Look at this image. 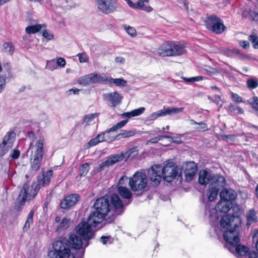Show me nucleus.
<instances>
[{
	"label": "nucleus",
	"instance_id": "nucleus-39",
	"mask_svg": "<svg viewBox=\"0 0 258 258\" xmlns=\"http://www.w3.org/2000/svg\"><path fill=\"white\" fill-rule=\"evenodd\" d=\"M135 134V131L133 130H121L120 133L118 134L116 136V137H117L118 139H120L121 138H129L133 136Z\"/></svg>",
	"mask_w": 258,
	"mask_h": 258
},
{
	"label": "nucleus",
	"instance_id": "nucleus-21",
	"mask_svg": "<svg viewBox=\"0 0 258 258\" xmlns=\"http://www.w3.org/2000/svg\"><path fill=\"white\" fill-rule=\"evenodd\" d=\"M225 185V178L220 175H215L212 177V180L210 185L220 190Z\"/></svg>",
	"mask_w": 258,
	"mask_h": 258
},
{
	"label": "nucleus",
	"instance_id": "nucleus-15",
	"mask_svg": "<svg viewBox=\"0 0 258 258\" xmlns=\"http://www.w3.org/2000/svg\"><path fill=\"white\" fill-rule=\"evenodd\" d=\"M103 96L105 99L110 102V106L113 107L120 104L123 98V96L117 92L105 94Z\"/></svg>",
	"mask_w": 258,
	"mask_h": 258
},
{
	"label": "nucleus",
	"instance_id": "nucleus-13",
	"mask_svg": "<svg viewBox=\"0 0 258 258\" xmlns=\"http://www.w3.org/2000/svg\"><path fill=\"white\" fill-rule=\"evenodd\" d=\"M98 8L103 13L108 14L114 12L116 6L112 0H96Z\"/></svg>",
	"mask_w": 258,
	"mask_h": 258
},
{
	"label": "nucleus",
	"instance_id": "nucleus-53",
	"mask_svg": "<svg viewBox=\"0 0 258 258\" xmlns=\"http://www.w3.org/2000/svg\"><path fill=\"white\" fill-rule=\"evenodd\" d=\"M139 3L140 7H138V9L145 11L148 13L151 12L153 11V8L149 6H146L144 4V3L142 2H139Z\"/></svg>",
	"mask_w": 258,
	"mask_h": 258
},
{
	"label": "nucleus",
	"instance_id": "nucleus-62",
	"mask_svg": "<svg viewBox=\"0 0 258 258\" xmlns=\"http://www.w3.org/2000/svg\"><path fill=\"white\" fill-rule=\"evenodd\" d=\"M28 137L32 141L31 143L34 144L35 143V139H36L35 135L33 132H29L28 133Z\"/></svg>",
	"mask_w": 258,
	"mask_h": 258
},
{
	"label": "nucleus",
	"instance_id": "nucleus-45",
	"mask_svg": "<svg viewBox=\"0 0 258 258\" xmlns=\"http://www.w3.org/2000/svg\"><path fill=\"white\" fill-rule=\"evenodd\" d=\"M191 124H198L200 125L199 127H197V130H199L202 131H206L208 130L207 125L203 122H197L193 119L190 120Z\"/></svg>",
	"mask_w": 258,
	"mask_h": 258
},
{
	"label": "nucleus",
	"instance_id": "nucleus-63",
	"mask_svg": "<svg viewBox=\"0 0 258 258\" xmlns=\"http://www.w3.org/2000/svg\"><path fill=\"white\" fill-rule=\"evenodd\" d=\"M109 239H110V236H102L100 237V241L103 244H106Z\"/></svg>",
	"mask_w": 258,
	"mask_h": 258
},
{
	"label": "nucleus",
	"instance_id": "nucleus-3",
	"mask_svg": "<svg viewBox=\"0 0 258 258\" xmlns=\"http://www.w3.org/2000/svg\"><path fill=\"white\" fill-rule=\"evenodd\" d=\"M148 176L154 186L158 185L162 177L168 182H171L175 178L181 177V172L173 162H170L163 167L160 165L152 166L148 172Z\"/></svg>",
	"mask_w": 258,
	"mask_h": 258
},
{
	"label": "nucleus",
	"instance_id": "nucleus-6",
	"mask_svg": "<svg viewBox=\"0 0 258 258\" xmlns=\"http://www.w3.org/2000/svg\"><path fill=\"white\" fill-rule=\"evenodd\" d=\"M138 154L135 149H130L125 152H122L116 155H110L107 157L106 160L99 165L100 170H102L105 167H109L116 163L122 161L126 157V159L133 158Z\"/></svg>",
	"mask_w": 258,
	"mask_h": 258
},
{
	"label": "nucleus",
	"instance_id": "nucleus-1",
	"mask_svg": "<svg viewBox=\"0 0 258 258\" xmlns=\"http://www.w3.org/2000/svg\"><path fill=\"white\" fill-rule=\"evenodd\" d=\"M240 224L238 217L229 214L223 216L220 220L221 227L227 229L223 234L224 239L226 242L225 246L230 252L237 256H245L248 253L249 248L239 244Z\"/></svg>",
	"mask_w": 258,
	"mask_h": 258
},
{
	"label": "nucleus",
	"instance_id": "nucleus-60",
	"mask_svg": "<svg viewBox=\"0 0 258 258\" xmlns=\"http://www.w3.org/2000/svg\"><path fill=\"white\" fill-rule=\"evenodd\" d=\"M128 5L131 7V8H134V9H138V7H140V3L139 2H137L136 3H134L132 1H131V0H125Z\"/></svg>",
	"mask_w": 258,
	"mask_h": 258
},
{
	"label": "nucleus",
	"instance_id": "nucleus-50",
	"mask_svg": "<svg viewBox=\"0 0 258 258\" xmlns=\"http://www.w3.org/2000/svg\"><path fill=\"white\" fill-rule=\"evenodd\" d=\"M183 80L187 83L199 82L203 80V77L202 76H196L191 78H185L183 77Z\"/></svg>",
	"mask_w": 258,
	"mask_h": 258
},
{
	"label": "nucleus",
	"instance_id": "nucleus-64",
	"mask_svg": "<svg viewBox=\"0 0 258 258\" xmlns=\"http://www.w3.org/2000/svg\"><path fill=\"white\" fill-rule=\"evenodd\" d=\"M127 180V177L126 176L121 177L118 181V184L123 185Z\"/></svg>",
	"mask_w": 258,
	"mask_h": 258
},
{
	"label": "nucleus",
	"instance_id": "nucleus-51",
	"mask_svg": "<svg viewBox=\"0 0 258 258\" xmlns=\"http://www.w3.org/2000/svg\"><path fill=\"white\" fill-rule=\"evenodd\" d=\"M77 56L79 57L81 63L87 62L89 60V57L85 52L78 53Z\"/></svg>",
	"mask_w": 258,
	"mask_h": 258
},
{
	"label": "nucleus",
	"instance_id": "nucleus-59",
	"mask_svg": "<svg viewBox=\"0 0 258 258\" xmlns=\"http://www.w3.org/2000/svg\"><path fill=\"white\" fill-rule=\"evenodd\" d=\"M42 36L49 40L53 38V35L50 33H49L46 30H43L42 32Z\"/></svg>",
	"mask_w": 258,
	"mask_h": 258
},
{
	"label": "nucleus",
	"instance_id": "nucleus-10",
	"mask_svg": "<svg viewBox=\"0 0 258 258\" xmlns=\"http://www.w3.org/2000/svg\"><path fill=\"white\" fill-rule=\"evenodd\" d=\"M81 196L77 193L72 194L66 196L60 203L61 209L69 210L72 207L75 206L80 200Z\"/></svg>",
	"mask_w": 258,
	"mask_h": 258
},
{
	"label": "nucleus",
	"instance_id": "nucleus-38",
	"mask_svg": "<svg viewBox=\"0 0 258 258\" xmlns=\"http://www.w3.org/2000/svg\"><path fill=\"white\" fill-rule=\"evenodd\" d=\"M254 13L255 11L250 9H245L242 11L241 16L244 19H248L252 21Z\"/></svg>",
	"mask_w": 258,
	"mask_h": 258
},
{
	"label": "nucleus",
	"instance_id": "nucleus-5",
	"mask_svg": "<svg viewBox=\"0 0 258 258\" xmlns=\"http://www.w3.org/2000/svg\"><path fill=\"white\" fill-rule=\"evenodd\" d=\"M232 207L231 202L222 200L219 201L215 208H211L210 205H206L205 215L207 216L209 220H214L218 219L217 212L226 213L229 212Z\"/></svg>",
	"mask_w": 258,
	"mask_h": 258
},
{
	"label": "nucleus",
	"instance_id": "nucleus-46",
	"mask_svg": "<svg viewBox=\"0 0 258 258\" xmlns=\"http://www.w3.org/2000/svg\"><path fill=\"white\" fill-rule=\"evenodd\" d=\"M57 67L54 59L47 60L45 68L50 71H53L56 69Z\"/></svg>",
	"mask_w": 258,
	"mask_h": 258
},
{
	"label": "nucleus",
	"instance_id": "nucleus-4",
	"mask_svg": "<svg viewBox=\"0 0 258 258\" xmlns=\"http://www.w3.org/2000/svg\"><path fill=\"white\" fill-rule=\"evenodd\" d=\"M40 189L39 183L36 181H33L31 185L28 182L24 183L15 202V209L17 211H21L26 202L33 200L37 195Z\"/></svg>",
	"mask_w": 258,
	"mask_h": 258
},
{
	"label": "nucleus",
	"instance_id": "nucleus-35",
	"mask_svg": "<svg viewBox=\"0 0 258 258\" xmlns=\"http://www.w3.org/2000/svg\"><path fill=\"white\" fill-rule=\"evenodd\" d=\"M108 84H114L116 86L124 87L126 85V81L122 78L113 79L109 77Z\"/></svg>",
	"mask_w": 258,
	"mask_h": 258
},
{
	"label": "nucleus",
	"instance_id": "nucleus-26",
	"mask_svg": "<svg viewBox=\"0 0 258 258\" xmlns=\"http://www.w3.org/2000/svg\"><path fill=\"white\" fill-rule=\"evenodd\" d=\"M93 79H94L93 84L100 83L108 84L109 82V77L107 76L104 74H98L93 73Z\"/></svg>",
	"mask_w": 258,
	"mask_h": 258
},
{
	"label": "nucleus",
	"instance_id": "nucleus-20",
	"mask_svg": "<svg viewBox=\"0 0 258 258\" xmlns=\"http://www.w3.org/2000/svg\"><path fill=\"white\" fill-rule=\"evenodd\" d=\"M42 157L31 155L30 158V169L34 173L38 171L40 168L42 160Z\"/></svg>",
	"mask_w": 258,
	"mask_h": 258
},
{
	"label": "nucleus",
	"instance_id": "nucleus-7",
	"mask_svg": "<svg viewBox=\"0 0 258 258\" xmlns=\"http://www.w3.org/2000/svg\"><path fill=\"white\" fill-rule=\"evenodd\" d=\"M129 185L134 191L142 193L147 190V178L145 173L137 172L129 179Z\"/></svg>",
	"mask_w": 258,
	"mask_h": 258
},
{
	"label": "nucleus",
	"instance_id": "nucleus-58",
	"mask_svg": "<svg viewBox=\"0 0 258 258\" xmlns=\"http://www.w3.org/2000/svg\"><path fill=\"white\" fill-rule=\"evenodd\" d=\"M99 143V141L98 140L96 137L90 140L88 143V145L89 147H93Z\"/></svg>",
	"mask_w": 258,
	"mask_h": 258
},
{
	"label": "nucleus",
	"instance_id": "nucleus-41",
	"mask_svg": "<svg viewBox=\"0 0 258 258\" xmlns=\"http://www.w3.org/2000/svg\"><path fill=\"white\" fill-rule=\"evenodd\" d=\"M127 121L128 119H126L118 122L117 124H115L112 127L108 129L107 132H114L117 130V129L121 128L127 123Z\"/></svg>",
	"mask_w": 258,
	"mask_h": 258
},
{
	"label": "nucleus",
	"instance_id": "nucleus-14",
	"mask_svg": "<svg viewBox=\"0 0 258 258\" xmlns=\"http://www.w3.org/2000/svg\"><path fill=\"white\" fill-rule=\"evenodd\" d=\"M105 216L102 214L98 211L92 212L87 219V222L93 227H96L97 225L100 224Z\"/></svg>",
	"mask_w": 258,
	"mask_h": 258
},
{
	"label": "nucleus",
	"instance_id": "nucleus-31",
	"mask_svg": "<svg viewBox=\"0 0 258 258\" xmlns=\"http://www.w3.org/2000/svg\"><path fill=\"white\" fill-rule=\"evenodd\" d=\"M229 114L231 115H236L243 114L244 111L242 108L239 106H235L232 104H229L227 108Z\"/></svg>",
	"mask_w": 258,
	"mask_h": 258
},
{
	"label": "nucleus",
	"instance_id": "nucleus-54",
	"mask_svg": "<svg viewBox=\"0 0 258 258\" xmlns=\"http://www.w3.org/2000/svg\"><path fill=\"white\" fill-rule=\"evenodd\" d=\"M125 29L126 30V32L128 35L131 36L132 37H135L137 35V32L136 29L131 26H124Z\"/></svg>",
	"mask_w": 258,
	"mask_h": 258
},
{
	"label": "nucleus",
	"instance_id": "nucleus-16",
	"mask_svg": "<svg viewBox=\"0 0 258 258\" xmlns=\"http://www.w3.org/2000/svg\"><path fill=\"white\" fill-rule=\"evenodd\" d=\"M170 56H179L186 52L184 46L178 41H170Z\"/></svg>",
	"mask_w": 258,
	"mask_h": 258
},
{
	"label": "nucleus",
	"instance_id": "nucleus-55",
	"mask_svg": "<svg viewBox=\"0 0 258 258\" xmlns=\"http://www.w3.org/2000/svg\"><path fill=\"white\" fill-rule=\"evenodd\" d=\"M56 66H60V67L63 68L66 64V60L62 57H59L57 59L56 61H55Z\"/></svg>",
	"mask_w": 258,
	"mask_h": 258
},
{
	"label": "nucleus",
	"instance_id": "nucleus-49",
	"mask_svg": "<svg viewBox=\"0 0 258 258\" xmlns=\"http://www.w3.org/2000/svg\"><path fill=\"white\" fill-rule=\"evenodd\" d=\"M108 130L104 132H102L100 134H98L96 137L99 141V143L102 142L107 141V136H105L106 134H109L110 132H107Z\"/></svg>",
	"mask_w": 258,
	"mask_h": 258
},
{
	"label": "nucleus",
	"instance_id": "nucleus-52",
	"mask_svg": "<svg viewBox=\"0 0 258 258\" xmlns=\"http://www.w3.org/2000/svg\"><path fill=\"white\" fill-rule=\"evenodd\" d=\"M11 147H9L7 145L3 144V142L0 144V156H3Z\"/></svg>",
	"mask_w": 258,
	"mask_h": 258
},
{
	"label": "nucleus",
	"instance_id": "nucleus-8",
	"mask_svg": "<svg viewBox=\"0 0 258 258\" xmlns=\"http://www.w3.org/2000/svg\"><path fill=\"white\" fill-rule=\"evenodd\" d=\"M205 22L206 28L217 34H222L226 29L223 21L214 14L207 16Z\"/></svg>",
	"mask_w": 258,
	"mask_h": 258
},
{
	"label": "nucleus",
	"instance_id": "nucleus-32",
	"mask_svg": "<svg viewBox=\"0 0 258 258\" xmlns=\"http://www.w3.org/2000/svg\"><path fill=\"white\" fill-rule=\"evenodd\" d=\"M70 224V219L67 218H63L61 221L55 229V232L59 233L68 229Z\"/></svg>",
	"mask_w": 258,
	"mask_h": 258
},
{
	"label": "nucleus",
	"instance_id": "nucleus-19",
	"mask_svg": "<svg viewBox=\"0 0 258 258\" xmlns=\"http://www.w3.org/2000/svg\"><path fill=\"white\" fill-rule=\"evenodd\" d=\"M53 171L52 170L50 169L47 171L45 173H43L42 176H39L37 177L36 182L39 183V186H46L49 185L50 179L53 175Z\"/></svg>",
	"mask_w": 258,
	"mask_h": 258
},
{
	"label": "nucleus",
	"instance_id": "nucleus-33",
	"mask_svg": "<svg viewBox=\"0 0 258 258\" xmlns=\"http://www.w3.org/2000/svg\"><path fill=\"white\" fill-rule=\"evenodd\" d=\"M34 212V210L32 209L29 213L27 218L23 227V231H25L28 230L30 228V225L33 224V218Z\"/></svg>",
	"mask_w": 258,
	"mask_h": 258
},
{
	"label": "nucleus",
	"instance_id": "nucleus-61",
	"mask_svg": "<svg viewBox=\"0 0 258 258\" xmlns=\"http://www.w3.org/2000/svg\"><path fill=\"white\" fill-rule=\"evenodd\" d=\"M252 241L253 242L254 241L256 242L255 248L258 251V230L253 234L252 236Z\"/></svg>",
	"mask_w": 258,
	"mask_h": 258
},
{
	"label": "nucleus",
	"instance_id": "nucleus-28",
	"mask_svg": "<svg viewBox=\"0 0 258 258\" xmlns=\"http://www.w3.org/2000/svg\"><path fill=\"white\" fill-rule=\"evenodd\" d=\"M117 191L119 195L124 199L131 200L132 198L131 191L126 187L119 186L117 187Z\"/></svg>",
	"mask_w": 258,
	"mask_h": 258
},
{
	"label": "nucleus",
	"instance_id": "nucleus-47",
	"mask_svg": "<svg viewBox=\"0 0 258 258\" xmlns=\"http://www.w3.org/2000/svg\"><path fill=\"white\" fill-rule=\"evenodd\" d=\"M248 39L252 43L253 47L255 49L258 48V36L255 35H251L249 36Z\"/></svg>",
	"mask_w": 258,
	"mask_h": 258
},
{
	"label": "nucleus",
	"instance_id": "nucleus-57",
	"mask_svg": "<svg viewBox=\"0 0 258 258\" xmlns=\"http://www.w3.org/2000/svg\"><path fill=\"white\" fill-rule=\"evenodd\" d=\"M20 155V152L18 149H14L12 153L11 154L10 157L13 159H18Z\"/></svg>",
	"mask_w": 258,
	"mask_h": 258
},
{
	"label": "nucleus",
	"instance_id": "nucleus-22",
	"mask_svg": "<svg viewBox=\"0 0 258 258\" xmlns=\"http://www.w3.org/2000/svg\"><path fill=\"white\" fill-rule=\"evenodd\" d=\"M170 41H166L158 48L157 53L160 56H170Z\"/></svg>",
	"mask_w": 258,
	"mask_h": 258
},
{
	"label": "nucleus",
	"instance_id": "nucleus-27",
	"mask_svg": "<svg viewBox=\"0 0 258 258\" xmlns=\"http://www.w3.org/2000/svg\"><path fill=\"white\" fill-rule=\"evenodd\" d=\"M93 73L89 74L79 78L77 80V83L82 86H87L93 84Z\"/></svg>",
	"mask_w": 258,
	"mask_h": 258
},
{
	"label": "nucleus",
	"instance_id": "nucleus-43",
	"mask_svg": "<svg viewBox=\"0 0 258 258\" xmlns=\"http://www.w3.org/2000/svg\"><path fill=\"white\" fill-rule=\"evenodd\" d=\"M89 170V164L88 163L83 164L80 169V175L85 176Z\"/></svg>",
	"mask_w": 258,
	"mask_h": 258
},
{
	"label": "nucleus",
	"instance_id": "nucleus-2",
	"mask_svg": "<svg viewBox=\"0 0 258 258\" xmlns=\"http://www.w3.org/2000/svg\"><path fill=\"white\" fill-rule=\"evenodd\" d=\"M93 207L105 216L112 212L111 216L108 218L109 222L113 221L116 216L122 214L125 210V206L122 200L115 194H111L110 196H105L97 199Z\"/></svg>",
	"mask_w": 258,
	"mask_h": 258
},
{
	"label": "nucleus",
	"instance_id": "nucleus-9",
	"mask_svg": "<svg viewBox=\"0 0 258 258\" xmlns=\"http://www.w3.org/2000/svg\"><path fill=\"white\" fill-rule=\"evenodd\" d=\"M91 227L87 221H83L76 227V230L77 233L84 240L88 241L94 237V232Z\"/></svg>",
	"mask_w": 258,
	"mask_h": 258
},
{
	"label": "nucleus",
	"instance_id": "nucleus-40",
	"mask_svg": "<svg viewBox=\"0 0 258 258\" xmlns=\"http://www.w3.org/2000/svg\"><path fill=\"white\" fill-rule=\"evenodd\" d=\"M98 115L99 113H95L85 115L83 118V123H85L86 125L89 124V123L92 122L93 119L98 116Z\"/></svg>",
	"mask_w": 258,
	"mask_h": 258
},
{
	"label": "nucleus",
	"instance_id": "nucleus-37",
	"mask_svg": "<svg viewBox=\"0 0 258 258\" xmlns=\"http://www.w3.org/2000/svg\"><path fill=\"white\" fill-rule=\"evenodd\" d=\"M219 190V188H216V187L210 185L209 195L208 196L209 201H214L218 196Z\"/></svg>",
	"mask_w": 258,
	"mask_h": 258
},
{
	"label": "nucleus",
	"instance_id": "nucleus-34",
	"mask_svg": "<svg viewBox=\"0 0 258 258\" xmlns=\"http://www.w3.org/2000/svg\"><path fill=\"white\" fill-rule=\"evenodd\" d=\"M43 27L45 26L41 24L28 26L26 28L25 31L27 34H34L39 31Z\"/></svg>",
	"mask_w": 258,
	"mask_h": 258
},
{
	"label": "nucleus",
	"instance_id": "nucleus-30",
	"mask_svg": "<svg viewBox=\"0 0 258 258\" xmlns=\"http://www.w3.org/2000/svg\"><path fill=\"white\" fill-rule=\"evenodd\" d=\"M145 110V107H140L130 112H124L121 114V116L123 117L126 118H131L132 117L137 116L142 114Z\"/></svg>",
	"mask_w": 258,
	"mask_h": 258
},
{
	"label": "nucleus",
	"instance_id": "nucleus-23",
	"mask_svg": "<svg viewBox=\"0 0 258 258\" xmlns=\"http://www.w3.org/2000/svg\"><path fill=\"white\" fill-rule=\"evenodd\" d=\"M221 200L231 202L235 200L236 197L235 191L232 189H224L220 193Z\"/></svg>",
	"mask_w": 258,
	"mask_h": 258
},
{
	"label": "nucleus",
	"instance_id": "nucleus-17",
	"mask_svg": "<svg viewBox=\"0 0 258 258\" xmlns=\"http://www.w3.org/2000/svg\"><path fill=\"white\" fill-rule=\"evenodd\" d=\"M197 166L195 162H189L187 163L184 170L185 180L187 181L192 180L197 173Z\"/></svg>",
	"mask_w": 258,
	"mask_h": 258
},
{
	"label": "nucleus",
	"instance_id": "nucleus-29",
	"mask_svg": "<svg viewBox=\"0 0 258 258\" xmlns=\"http://www.w3.org/2000/svg\"><path fill=\"white\" fill-rule=\"evenodd\" d=\"M256 221L257 217L255 210L253 209H250L246 213V225L249 226Z\"/></svg>",
	"mask_w": 258,
	"mask_h": 258
},
{
	"label": "nucleus",
	"instance_id": "nucleus-18",
	"mask_svg": "<svg viewBox=\"0 0 258 258\" xmlns=\"http://www.w3.org/2000/svg\"><path fill=\"white\" fill-rule=\"evenodd\" d=\"M67 243L70 247L75 249H80L83 247L82 238L78 235L72 233L70 235Z\"/></svg>",
	"mask_w": 258,
	"mask_h": 258
},
{
	"label": "nucleus",
	"instance_id": "nucleus-12",
	"mask_svg": "<svg viewBox=\"0 0 258 258\" xmlns=\"http://www.w3.org/2000/svg\"><path fill=\"white\" fill-rule=\"evenodd\" d=\"M44 139L43 137H39L37 139L34 144L33 143H30L31 155L43 157L44 152Z\"/></svg>",
	"mask_w": 258,
	"mask_h": 258
},
{
	"label": "nucleus",
	"instance_id": "nucleus-36",
	"mask_svg": "<svg viewBox=\"0 0 258 258\" xmlns=\"http://www.w3.org/2000/svg\"><path fill=\"white\" fill-rule=\"evenodd\" d=\"M247 87L250 89H254L258 87V81L255 77H251L246 81Z\"/></svg>",
	"mask_w": 258,
	"mask_h": 258
},
{
	"label": "nucleus",
	"instance_id": "nucleus-44",
	"mask_svg": "<svg viewBox=\"0 0 258 258\" xmlns=\"http://www.w3.org/2000/svg\"><path fill=\"white\" fill-rule=\"evenodd\" d=\"M4 49L9 54H12L14 51V47L11 42H6L3 44Z\"/></svg>",
	"mask_w": 258,
	"mask_h": 258
},
{
	"label": "nucleus",
	"instance_id": "nucleus-56",
	"mask_svg": "<svg viewBox=\"0 0 258 258\" xmlns=\"http://www.w3.org/2000/svg\"><path fill=\"white\" fill-rule=\"evenodd\" d=\"M6 79L3 76H0V93H1L5 88Z\"/></svg>",
	"mask_w": 258,
	"mask_h": 258
},
{
	"label": "nucleus",
	"instance_id": "nucleus-48",
	"mask_svg": "<svg viewBox=\"0 0 258 258\" xmlns=\"http://www.w3.org/2000/svg\"><path fill=\"white\" fill-rule=\"evenodd\" d=\"M230 95L231 99L235 102L237 103H240L243 102L242 98L240 97L238 94L231 92L230 93Z\"/></svg>",
	"mask_w": 258,
	"mask_h": 258
},
{
	"label": "nucleus",
	"instance_id": "nucleus-42",
	"mask_svg": "<svg viewBox=\"0 0 258 258\" xmlns=\"http://www.w3.org/2000/svg\"><path fill=\"white\" fill-rule=\"evenodd\" d=\"M247 101L253 109L255 111L258 110V97L257 96H253Z\"/></svg>",
	"mask_w": 258,
	"mask_h": 258
},
{
	"label": "nucleus",
	"instance_id": "nucleus-25",
	"mask_svg": "<svg viewBox=\"0 0 258 258\" xmlns=\"http://www.w3.org/2000/svg\"><path fill=\"white\" fill-rule=\"evenodd\" d=\"M16 134L14 132H8L4 136L3 140V144L7 145L9 147L12 148L15 141Z\"/></svg>",
	"mask_w": 258,
	"mask_h": 258
},
{
	"label": "nucleus",
	"instance_id": "nucleus-24",
	"mask_svg": "<svg viewBox=\"0 0 258 258\" xmlns=\"http://www.w3.org/2000/svg\"><path fill=\"white\" fill-rule=\"evenodd\" d=\"M213 176L206 170L200 171L199 174V182L201 184L206 185L211 183Z\"/></svg>",
	"mask_w": 258,
	"mask_h": 258
},
{
	"label": "nucleus",
	"instance_id": "nucleus-11",
	"mask_svg": "<svg viewBox=\"0 0 258 258\" xmlns=\"http://www.w3.org/2000/svg\"><path fill=\"white\" fill-rule=\"evenodd\" d=\"M183 109V107H164L162 109L151 114L148 118L149 120H153L160 116L177 114L182 111Z\"/></svg>",
	"mask_w": 258,
	"mask_h": 258
}]
</instances>
